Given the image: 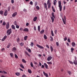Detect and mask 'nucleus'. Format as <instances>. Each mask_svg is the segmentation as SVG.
Wrapping results in <instances>:
<instances>
[{"instance_id":"nucleus-1","label":"nucleus","mask_w":77,"mask_h":77,"mask_svg":"<svg viewBox=\"0 0 77 77\" xmlns=\"http://www.w3.org/2000/svg\"><path fill=\"white\" fill-rule=\"evenodd\" d=\"M54 13L52 12L51 14L52 17H51V20H52V23L54 22V18H55V16H54Z\"/></svg>"},{"instance_id":"nucleus-2","label":"nucleus","mask_w":77,"mask_h":77,"mask_svg":"<svg viewBox=\"0 0 77 77\" xmlns=\"http://www.w3.org/2000/svg\"><path fill=\"white\" fill-rule=\"evenodd\" d=\"M58 5L59 6L58 7L59 8L60 11H62V5H61V1H58Z\"/></svg>"},{"instance_id":"nucleus-3","label":"nucleus","mask_w":77,"mask_h":77,"mask_svg":"<svg viewBox=\"0 0 77 77\" xmlns=\"http://www.w3.org/2000/svg\"><path fill=\"white\" fill-rule=\"evenodd\" d=\"M11 29H8L7 30V33L8 34V35H10V34L12 33V30Z\"/></svg>"},{"instance_id":"nucleus-4","label":"nucleus","mask_w":77,"mask_h":77,"mask_svg":"<svg viewBox=\"0 0 77 77\" xmlns=\"http://www.w3.org/2000/svg\"><path fill=\"white\" fill-rule=\"evenodd\" d=\"M47 5H48V9L50 8L51 7V3L50 2V0H48L47 2Z\"/></svg>"},{"instance_id":"nucleus-5","label":"nucleus","mask_w":77,"mask_h":77,"mask_svg":"<svg viewBox=\"0 0 77 77\" xmlns=\"http://www.w3.org/2000/svg\"><path fill=\"white\" fill-rule=\"evenodd\" d=\"M64 19H63V18L62 20L64 24H65L66 23V16H64Z\"/></svg>"},{"instance_id":"nucleus-6","label":"nucleus","mask_w":77,"mask_h":77,"mask_svg":"<svg viewBox=\"0 0 77 77\" xmlns=\"http://www.w3.org/2000/svg\"><path fill=\"white\" fill-rule=\"evenodd\" d=\"M36 46L38 47V48H42V49H44V48L43 46H42L39 45L38 44H37L36 45Z\"/></svg>"},{"instance_id":"nucleus-7","label":"nucleus","mask_w":77,"mask_h":77,"mask_svg":"<svg viewBox=\"0 0 77 77\" xmlns=\"http://www.w3.org/2000/svg\"><path fill=\"white\" fill-rule=\"evenodd\" d=\"M52 59V57L51 56H49L48 57L47 59V60L48 61H50V60H51Z\"/></svg>"},{"instance_id":"nucleus-8","label":"nucleus","mask_w":77,"mask_h":77,"mask_svg":"<svg viewBox=\"0 0 77 77\" xmlns=\"http://www.w3.org/2000/svg\"><path fill=\"white\" fill-rule=\"evenodd\" d=\"M17 15V12H15L12 14V17H15Z\"/></svg>"},{"instance_id":"nucleus-9","label":"nucleus","mask_w":77,"mask_h":77,"mask_svg":"<svg viewBox=\"0 0 77 77\" xmlns=\"http://www.w3.org/2000/svg\"><path fill=\"white\" fill-rule=\"evenodd\" d=\"M9 27V23H7L6 25V28L7 29H8Z\"/></svg>"},{"instance_id":"nucleus-10","label":"nucleus","mask_w":77,"mask_h":77,"mask_svg":"<svg viewBox=\"0 0 77 77\" xmlns=\"http://www.w3.org/2000/svg\"><path fill=\"white\" fill-rule=\"evenodd\" d=\"M43 72V74L45 75V76H46V77H48V75L47 74V73L45 72Z\"/></svg>"},{"instance_id":"nucleus-11","label":"nucleus","mask_w":77,"mask_h":77,"mask_svg":"<svg viewBox=\"0 0 77 77\" xmlns=\"http://www.w3.org/2000/svg\"><path fill=\"white\" fill-rule=\"evenodd\" d=\"M44 65H45V68L46 69H48V65H47L46 63H44Z\"/></svg>"},{"instance_id":"nucleus-12","label":"nucleus","mask_w":77,"mask_h":77,"mask_svg":"<svg viewBox=\"0 0 77 77\" xmlns=\"http://www.w3.org/2000/svg\"><path fill=\"white\" fill-rule=\"evenodd\" d=\"M23 31L27 32L29 31V29L28 28H25L23 29Z\"/></svg>"},{"instance_id":"nucleus-13","label":"nucleus","mask_w":77,"mask_h":77,"mask_svg":"<svg viewBox=\"0 0 77 77\" xmlns=\"http://www.w3.org/2000/svg\"><path fill=\"white\" fill-rule=\"evenodd\" d=\"M0 73H3L4 74H8L7 72H5V71H0Z\"/></svg>"},{"instance_id":"nucleus-14","label":"nucleus","mask_w":77,"mask_h":77,"mask_svg":"<svg viewBox=\"0 0 77 77\" xmlns=\"http://www.w3.org/2000/svg\"><path fill=\"white\" fill-rule=\"evenodd\" d=\"M72 47H75V46L76 45H75V43L74 42H72Z\"/></svg>"},{"instance_id":"nucleus-15","label":"nucleus","mask_w":77,"mask_h":77,"mask_svg":"<svg viewBox=\"0 0 77 77\" xmlns=\"http://www.w3.org/2000/svg\"><path fill=\"white\" fill-rule=\"evenodd\" d=\"M7 14H8V11H7V10H6L4 13L5 16H6Z\"/></svg>"},{"instance_id":"nucleus-16","label":"nucleus","mask_w":77,"mask_h":77,"mask_svg":"<svg viewBox=\"0 0 77 77\" xmlns=\"http://www.w3.org/2000/svg\"><path fill=\"white\" fill-rule=\"evenodd\" d=\"M25 54H26V55H27V56H29V57H30V54H29L28 53H27V51H25Z\"/></svg>"},{"instance_id":"nucleus-17","label":"nucleus","mask_w":77,"mask_h":77,"mask_svg":"<svg viewBox=\"0 0 77 77\" xmlns=\"http://www.w3.org/2000/svg\"><path fill=\"white\" fill-rule=\"evenodd\" d=\"M73 63L75 64V65H77V60H74Z\"/></svg>"},{"instance_id":"nucleus-18","label":"nucleus","mask_w":77,"mask_h":77,"mask_svg":"<svg viewBox=\"0 0 77 77\" xmlns=\"http://www.w3.org/2000/svg\"><path fill=\"white\" fill-rule=\"evenodd\" d=\"M11 28H12V29H14V30H15V26L13 25H12L11 26Z\"/></svg>"},{"instance_id":"nucleus-19","label":"nucleus","mask_w":77,"mask_h":77,"mask_svg":"<svg viewBox=\"0 0 77 77\" xmlns=\"http://www.w3.org/2000/svg\"><path fill=\"white\" fill-rule=\"evenodd\" d=\"M37 19H38V18L37 17H35L33 19L34 21H36L37 20Z\"/></svg>"},{"instance_id":"nucleus-20","label":"nucleus","mask_w":77,"mask_h":77,"mask_svg":"<svg viewBox=\"0 0 77 77\" xmlns=\"http://www.w3.org/2000/svg\"><path fill=\"white\" fill-rule=\"evenodd\" d=\"M28 72L29 73V74H32V70L30 69L28 70Z\"/></svg>"},{"instance_id":"nucleus-21","label":"nucleus","mask_w":77,"mask_h":77,"mask_svg":"<svg viewBox=\"0 0 77 77\" xmlns=\"http://www.w3.org/2000/svg\"><path fill=\"white\" fill-rule=\"evenodd\" d=\"M51 50V52H53V47L52 46H51L50 47Z\"/></svg>"},{"instance_id":"nucleus-22","label":"nucleus","mask_w":77,"mask_h":77,"mask_svg":"<svg viewBox=\"0 0 77 77\" xmlns=\"http://www.w3.org/2000/svg\"><path fill=\"white\" fill-rule=\"evenodd\" d=\"M15 74L17 76H19V75H20V72H17L15 73Z\"/></svg>"},{"instance_id":"nucleus-23","label":"nucleus","mask_w":77,"mask_h":77,"mask_svg":"<svg viewBox=\"0 0 77 77\" xmlns=\"http://www.w3.org/2000/svg\"><path fill=\"white\" fill-rule=\"evenodd\" d=\"M12 50L13 51H15L17 50V48L15 47H14L13 48Z\"/></svg>"},{"instance_id":"nucleus-24","label":"nucleus","mask_w":77,"mask_h":77,"mask_svg":"<svg viewBox=\"0 0 77 77\" xmlns=\"http://www.w3.org/2000/svg\"><path fill=\"white\" fill-rule=\"evenodd\" d=\"M44 5H45V8L46 10H47V3H44Z\"/></svg>"},{"instance_id":"nucleus-25","label":"nucleus","mask_w":77,"mask_h":77,"mask_svg":"<svg viewBox=\"0 0 77 77\" xmlns=\"http://www.w3.org/2000/svg\"><path fill=\"white\" fill-rule=\"evenodd\" d=\"M10 54L11 56V57H13V56H14V54L13 53H11Z\"/></svg>"},{"instance_id":"nucleus-26","label":"nucleus","mask_w":77,"mask_h":77,"mask_svg":"<svg viewBox=\"0 0 77 77\" xmlns=\"http://www.w3.org/2000/svg\"><path fill=\"white\" fill-rule=\"evenodd\" d=\"M34 45V44H33V43L32 42H31V44H30V46H31V47H33V45Z\"/></svg>"},{"instance_id":"nucleus-27","label":"nucleus","mask_w":77,"mask_h":77,"mask_svg":"<svg viewBox=\"0 0 77 77\" xmlns=\"http://www.w3.org/2000/svg\"><path fill=\"white\" fill-rule=\"evenodd\" d=\"M50 38H51V39H50L51 41H53V37H52V36H50Z\"/></svg>"},{"instance_id":"nucleus-28","label":"nucleus","mask_w":77,"mask_h":77,"mask_svg":"<svg viewBox=\"0 0 77 77\" xmlns=\"http://www.w3.org/2000/svg\"><path fill=\"white\" fill-rule=\"evenodd\" d=\"M20 66L22 68L24 69V66L22 64H20Z\"/></svg>"},{"instance_id":"nucleus-29","label":"nucleus","mask_w":77,"mask_h":77,"mask_svg":"<svg viewBox=\"0 0 77 77\" xmlns=\"http://www.w3.org/2000/svg\"><path fill=\"white\" fill-rule=\"evenodd\" d=\"M27 36H26L24 37V41H26L27 40Z\"/></svg>"},{"instance_id":"nucleus-30","label":"nucleus","mask_w":77,"mask_h":77,"mask_svg":"<svg viewBox=\"0 0 77 77\" xmlns=\"http://www.w3.org/2000/svg\"><path fill=\"white\" fill-rule=\"evenodd\" d=\"M20 41V39L19 38H18L17 39V42H19Z\"/></svg>"},{"instance_id":"nucleus-31","label":"nucleus","mask_w":77,"mask_h":77,"mask_svg":"<svg viewBox=\"0 0 77 77\" xmlns=\"http://www.w3.org/2000/svg\"><path fill=\"white\" fill-rule=\"evenodd\" d=\"M43 33H44V30L42 29L41 31H40V34H42Z\"/></svg>"},{"instance_id":"nucleus-32","label":"nucleus","mask_w":77,"mask_h":77,"mask_svg":"<svg viewBox=\"0 0 77 77\" xmlns=\"http://www.w3.org/2000/svg\"><path fill=\"white\" fill-rule=\"evenodd\" d=\"M14 24L15 25V26H17V25H18V24H17V21H15L14 22Z\"/></svg>"},{"instance_id":"nucleus-33","label":"nucleus","mask_w":77,"mask_h":77,"mask_svg":"<svg viewBox=\"0 0 77 77\" xmlns=\"http://www.w3.org/2000/svg\"><path fill=\"white\" fill-rule=\"evenodd\" d=\"M41 29V27H40V26H38V32H40V29Z\"/></svg>"},{"instance_id":"nucleus-34","label":"nucleus","mask_w":77,"mask_h":77,"mask_svg":"<svg viewBox=\"0 0 77 77\" xmlns=\"http://www.w3.org/2000/svg\"><path fill=\"white\" fill-rule=\"evenodd\" d=\"M51 35L52 36H54V34L53 33V30L51 31Z\"/></svg>"},{"instance_id":"nucleus-35","label":"nucleus","mask_w":77,"mask_h":77,"mask_svg":"<svg viewBox=\"0 0 77 77\" xmlns=\"http://www.w3.org/2000/svg\"><path fill=\"white\" fill-rule=\"evenodd\" d=\"M74 50V49L73 48H71V51L72 53H73V51Z\"/></svg>"},{"instance_id":"nucleus-36","label":"nucleus","mask_w":77,"mask_h":77,"mask_svg":"<svg viewBox=\"0 0 77 77\" xmlns=\"http://www.w3.org/2000/svg\"><path fill=\"white\" fill-rule=\"evenodd\" d=\"M14 56L15 58H16V59H18V56H17V54H15Z\"/></svg>"},{"instance_id":"nucleus-37","label":"nucleus","mask_w":77,"mask_h":77,"mask_svg":"<svg viewBox=\"0 0 77 77\" xmlns=\"http://www.w3.org/2000/svg\"><path fill=\"white\" fill-rule=\"evenodd\" d=\"M20 44L21 46H23V45H24V44L23 42H21V43H20Z\"/></svg>"},{"instance_id":"nucleus-38","label":"nucleus","mask_w":77,"mask_h":77,"mask_svg":"<svg viewBox=\"0 0 77 77\" xmlns=\"http://www.w3.org/2000/svg\"><path fill=\"white\" fill-rule=\"evenodd\" d=\"M44 38L45 39H47V36H46V35H44Z\"/></svg>"},{"instance_id":"nucleus-39","label":"nucleus","mask_w":77,"mask_h":77,"mask_svg":"<svg viewBox=\"0 0 77 77\" xmlns=\"http://www.w3.org/2000/svg\"><path fill=\"white\" fill-rule=\"evenodd\" d=\"M56 2H57V1L56 0H54V5H56Z\"/></svg>"},{"instance_id":"nucleus-40","label":"nucleus","mask_w":77,"mask_h":77,"mask_svg":"<svg viewBox=\"0 0 77 77\" xmlns=\"http://www.w3.org/2000/svg\"><path fill=\"white\" fill-rule=\"evenodd\" d=\"M3 11H0V14H1V15H3Z\"/></svg>"},{"instance_id":"nucleus-41","label":"nucleus","mask_w":77,"mask_h":77,"mask_svg":"<svg viewBox=\"0 0 77 77\" xmlns=\"http://www.w3.org/2000/svg\"><path fill=\"white\" fill-rule=\"evenodd\" d=\"M22 62H23V63H26V61L24 59H22Z\"/></svg>"},{"instance_id":"nucleus-42","label":"nucleus","mask_w":77,"mask_h":77,"mask_svg":"<svg viewBox=\"0 0 77 77\" xmlns=\"http://www.w3.org/2000/svg\"><path fill=\"white\" fill-rule=\"evenodd\" d=\"M6 22H5V21H4L2 25L3 26H5L6 25Z\"/></svg>"},{"instance_id":"nucleus-43","label":"nucleus","mask_w":77,"mask_h":77,"mask_svg":"<svg viewBox=\"0 0 77 77\" xmlns=\"http://www.w3.org/2000/svg\"><path fill=\"white\" fill-rule=\"evenodd\" d=\"M11 46V44H9L7 46V48H9Z\"/></svg>"},{"instance_id":"nucleus-44","label":"nucleus","mask_w":77,"mask_h":77,"mask_svg":"<svg viewBox=\"0 0 77 77\" xmlns=\"http://www.w3.org/2000/svg\"><path fill=\"white\" fill-rule=\"evenodd\" d=\"M31 66L32 67H33V64L32 62L31 63Z\"/></svg>"},{"instance_id":"nucleus-45","label":"nucleus","mask_w":77,"mask_h":77,"mask_svg":"<svg viewBox=\"0 0 77 77\" xmlns=\"http://www.w3.org/2000/svg\"><path fill=\"white\" fill-rule=\"evenodd\" d=\"M11 9V7L9 6L8 7V11H9Z\"/></svg>"},{"instance_id":"nucleus-46","label":"nucleus","mask_w":77,"mask_h":77,"mask_svg":"<svg viewBox=\"0 0 77 77\" xmlns=\"http://www.w3.org/2000/svg\"><path fill=\"white\" fill-rule=\"evenodd\" d=\"M47 63L48 64H50L51 65V64H52V63L51 62H48Z\"/></svg>"},{"instance_id":"nucleus-47","label":"nucleus","mask_w":77,"mask_h":77,"mask_svg":"<svg viewBox=\"0 0 77 77\" xmlns=\"http://www.w3.org/2000/svg\"><path fill=\"white\" fill-rule=\"evenodd\" d=\"M67 72L69 75H71V72L70 71H68Z\"/></svg>"},{"instance_id":"nucleus-48","label":"nucleus","mask_w":77,"mask_h":77,"mask_svg":"<svg viewBox=\"0 0 77 77\" xmlns=\"http://www.w3.org/2000/svg\"><path fill=\"white\" fill-rule=\"evenodd\" d=\"M20 27V26H18V25H16V28L17 29H19Z\"/></svg>"},{"instance_id":"nucleus-49","label":"nucleus","mask_w":77,"mask_h":77,"mask_svg":"<svg viewBox=\"0 0 77 77\" xmlns=\"http://www.w3.org/2000/svg\"><path fill=\"white\" fill-rule=\"evenodd\" d=\"M29 4L31 5H33V2H32V1H30Z\"/></svg>"},{"instance_id":"nucleus-50","label":"nucleus","mask_w":77,"mask_h":77,"mask_svg":"<svg viewBox=\"0 0 77 77\" xmlns=\"http://www.w3.org/2000/svg\"><path fill=\"white\" fill-rule=\"evenodd\" d=\"M36 8L37 9V10H39V7L38 6H37L36 7Z\"/></svg>"},{"instance_id":"nucleus-51","label":"nucleus","mask_w":77,"mask_h":77,"mask_svg":"<svg viewBox=\"0 0 77 77\" xmlns=\"http://www.w3.org/2000/svg\"><path fill=\"white\" fill-rule=\"evenodd\" d=\"M23 11L25 12H27V10L25 9H24L23 10Z\"/></svg>"},{"instance_id":"nucleus-52","label":"nucleus","mask_w":77,"mask_h":77,"mask_svg":"<svg viewBox=\"0 0 77 77\" xmlns=\"http://www.w3.org/2000/svg\"><path fill=\"white\" fill-rule=\"evenodd\" d=\"M34 30H35V31H36V26H34Z\"/></svg>"},{"instance_id":"nucleus-53","label":"nucleus","mask_w":77,"mask_h":77,"mask_svg":"<svg viewBox=\"0 0 77 77\" xmlns=\"http://www.w3.org/2000/svg\"><path fill=\"white\" fill-rule=\"evenodd\" d=\"M67 41L69 42H71V41L70 40V39L68 38L67 39Z\"/></svg>"},{"instance_id":"nucleus-54","label":"nucleus","mask_w":77,"mask_h":77,"mask_svg":"<svg viewBox=\"0 0 77 77\" xmlns=\"http://www.w3.org/2000/svg\"><path fill=\"white\" fill-rule=\"evenodd\" d=\"M28 51L29 53H31V50L30 49H28Z\"/></svg>"},{"instance_id":"nucleus-55","label":"nucleus","mask_w":77,"mask_h":77,"mask_svg":"<svg viewBox=\"0 0 77 77\" xmlns=\"http://www.w3.org/2000/svg\"><path fill=\"white\" fill-rule=\"evenodd\" d=\"M3 51H5V48H3L1 49V51H2V52H3Z\"/></svg>"},{"instance_id":"nucleus-56","label":"nucleus","mask_w":77,"mask_h":77,"mask_svg":"<svg viewBox=\"0 0 77 77\" xmlns=\"http://www.w3.org/2000/svg\"><path fill=\"white\" fill-rule=\"evenodd\" d=\"M11 2L12 4H13V3H14V0H11Z\"/></svg>"},{"instance_id":"nucleus-57","label":"nucleus","mask_w":77,"mask_h":77,"mask_svg":"<svg viewBox=\"0 0 77 77\" xmlns=\"http://www.w3.org/2000/svg\"><path fill=\"white\" fill-rule=\"evenodd\" d=\"M45 67V66H44V65H42L41 66V68H44Z\"/></svg>"},{"instance_id":"nucleus-58","label":"nucleus","mask_w":77,"mask_h":77,"mask_svg":"<svg viewBox=\"0 0 77 77\" xmlns=\"http://www.w3.org/2000/svg\"><path fill=\"white\" fill-rule=\"evenodd\" d=\"M64 40L65 41H66V40H67V38H66V37L65 38H64Z\"/></svg>"},{"instance_id":"nucleus-59","label":"nucleus","mask_w":77,"mask_h":77,"mask_svg":"<svg viewBox=\"0 0 77 77\" xmlns=\"http://www.w3.org/2000/svg\"><path fill=\"white\" fill-rule=\"evenodd\" d=\"M6 38H7V36L5 35L4 37L3 38L5 39Z\"/></svg>"},{"instance_id":"nucleus-60","label":"nucleus","mask_w":77,"mask_h":77,"mask_svg":"<svg viewBox=\"0 0 77 77\" xmlns=\"http://www.w3.org/2000/svg\"><path fill=\"white\" fill-rule=\"evenodd\" d=\"M46 47L48 48H50L49 47V46H48V45H46Z\"/></svg>"},{"instance_id":"nucleus-61","label":"nucleus","mask_w":77,"mask_h":77,"mask_svg":"<svg viewBox=\"0 0 77 77\" xmlns=\"http://www.w3.org/2000/svg\"><path fill=\"white\" fill-rule=\"evenodd\" d=\"M56 44L57 46H59V43H58V42H56Z\"/></svg>"},{"instance_id":"nucleus-62","label":"nucleus","mask_w":77,"mask_h":77,"mask_svg":"<svg viewBox=\"0 0 77 77\" xmlns=\"http://www.w3.org/2000/svg\"><path fill=\"white\" fill-rule=\"evenodd\" d=\"M29 23H27L26 24V26H29Z\"/></svg>"},{"instance_id":"nucleus-63","label":"nucleus","mask_w":77,"mask_h":77,"mask_svg":"<svg viewBox=\"0 0 77 77\" xmlns=\"http://www.w3.org/2000/svg\"><path fill=\"white\" fill-rule=\"evenodd\" d=\"M22 77H26V75L23 74L22 76Z\"/></svg>"},{"instance_id":"nucleus-64","label":"nucleus","mask_w":77,"mask_h":77,"mask_svg":"<svg viewBox=\"0 0 77 77\" xmlns=\"http://www.w3.org/2000/svg\"><path fill=\"white\" fill-rule=\"evenodd\" d=\"M20 30H21V31H22V30H23V28H21L20 29Z\"/></svg>"}]
</instances>
